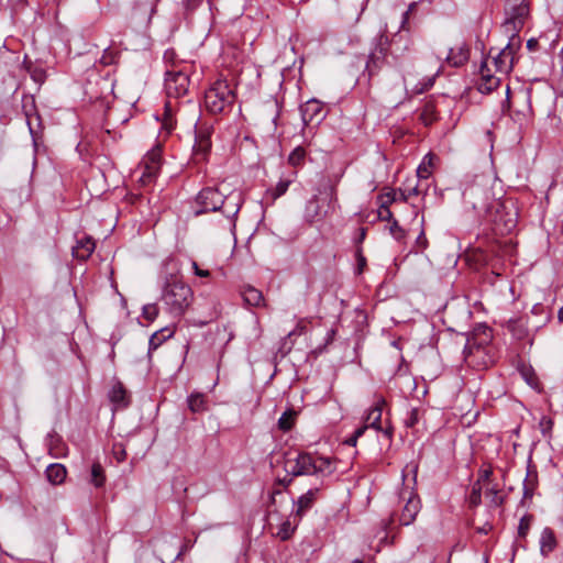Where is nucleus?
I'll use <instances>...</instances> for the list:
<instances>
[{
	"instance_id": "nucleus-21",
	"label": "nucleus",
	"mask_w": 563,
	"mask_h": 563,
	"mask_svg": "<svg viewBox=\"0 0 563 563\" xmlns=\"http://www.w3.org/2000/svg\"><path fill=\"white\" fill-rule=\"evenodd\" d=\"M45 475L52 485H60L67 476V470L60 463H52L46 467Z\"/></svg>"
},
{
	"instance_id": "nucleus-59",
	"label": "nucleus",
	"mask_w": 563,
	"mask_h": 563,
	"mask_svg": "<svg viewBox=\"0 0 563 563\" xmlns=\"http://www.w3.org/2000/svg\"><path fill=\"white\" fill-rule=\"evenodd\" d=\"M117 460L122 462L125 459V451L121 449L119 452L115 451Z\"/></svg>"
},
{
	"instance_id": "nucleus-26",
	"label": "nucleus",
	"mask_w": 563,
	"mask_h": 563,
	"mask_svg": "<svg viewBox=\"0 0 563 563\" xmlns=\"http://www.w3.org/2000/svg\"><path fill=\"white\" fill-rule=\"evenodd\" d=\"M110 400L120 406V407H126L129 405V397L126 389L124 388L123 384L120 382H117L109 394Z\"/></svg>"
},
{
	"instance_id": "nucleus-5",
	"label": "nucleus",
	"mask_w": 563,
	"mask_h": 563,
	"mask_svg": "<svg viewBox=\"0 0 563 563\" xmlns=\"http://www.w3.org/2000/svg\"><path fill=\"white\" fill-rule=\"evenodd\" d=\"M189 75L184 68L178 69L175 65H173L170 69L166 70L165 91L168 99H178L186 96L189 90ZM175 110L176 104H174L172 100H167L164 107L162 122V129L165 130L167 134L172 133L176 125V121L174 120Z\"/></svg>"
},
{
	"instance_id": "nucleus-52",
	"label": "nucleus",
	"mask_w": 563,
	"mask_h": 563,
	"mask_svg": "<svg viewBox=\"0 0 563 563\" xmlns=\"http://www.w3.org/2000/svg\"><path fill=\"white\" fill-rule=\"evenodd\" d=\"M100 62L103 65H110L114 62V55L111 52L106 51L104 54L102 55Z\"/></svg>"
},
{
	"instance_id": "nucleus-32",
	"label": "nucleus",
	"mask_w": 563,
	"mask_h": 563,
	"mask_svg": "<svg viewBox=\"0 0 563 563\" xmlns=\"http://www.w3.org/2000/svg\"><path fill=\"white\" fill-rule=\"evenodd\" d=\"M306 150L302 146L295 147L288 156V164L292 167H300L305 163Z\"/></svg>"
},
{
	"instance_id": "nucleus-63",
	"label": "nucleus",
	"mask_w": 563,
	"mask_h": 563,
	"mask_svg": "<svg viewBox=\"0 0 563 563\" xmlns=\"http://www.w3.org/2000/svg\"><path fill=\"white\" fill-rule=\"evenodd\" d=\"M192 268H194L195 274H196V272L201 269L196 262H192Z\"/></svg>"
},
{
	"instance_id": "nucleus-9",
	"label": "nucleus",
	"mask_w": 563,
	"mask_h": 563,
	"mask_svg": "<svg viewBox=\"0 0 563 563\" xmlns=\"http://www.w3.org/2000/svg\"><path fill=\"white\" fill-rule=\"evenodd\" d=\"M224 202V194L218 188L207 187L201 189L196 197L197 209L196 216L202 213L216 212L220 210L221 205Z\"/></svg>"
},
{
	"instance_id": "nucleus-13",
	"label": "nucleus",
	"mask_w": 563,
	"mask_h": 563,
	"mask_svg": "<svg viewBox=\"0 0 563 563\" xmlns=\"http://www.w3.org/2000/svg\"><path fill=\"white\" fill-rule=\"evenodd\" d=\"M300 113L306 125L311 122L320 123L325 118L323 103L317 99H310L301 104Z\"/></svg>"
},
{
	"instance_id": "nucleus-7",
	"label": "nucleus",
	"mask_w": 563,
	"mask_h": 563,
	"mask_svg": "<svg viewBox=\"0 0 563 563\" xmlns=\"http://www.w3.org/2000/svg\"><path fill=\"white\" fill-rule=\"evenodd\" d=\"M336 202V188L328 183L307 201L303 212L305 220L309 223L321 221L329 213L334 212Z\"/></svg>"
},
{
	"instance_id": "nucleus-11",
	"label": "nucleus",
	"mask_w": 563,
	"mask_h": 563,
	"mask_svg": "<svg viewBox=\"0 0 563 563\" xmlns=\"http://www.w3.org/2000/svg\"><path fill=\"white\" fill-rule=\"evenodd\" d=\"M492 329L487 325H482L475 329L473 334L467 338L466 345L464 347V357L466 362H471L470 358L474 353H481L486 345L492 341Z\"/></svg>"
},
{
	"instance_id": "nucleus-4",
	"label": "nucleus",
	"mask_w": 563,
	"mask_h": 563,
	"mask_svg": "<svg viewBox=\"0 0 563 563\" xmlns=\"http://www.w3.org/2000/svg\"><path fill=\"white\" fill-rule=\"evenodd\" d=\"M336 459L320 456L309 452H299L295 456L288 454L284 462L285 472L292 476H330L336 471Z\"/></svg>"
},
{
	"instance_id": "nucleus-1",
	"label": "nucleus",
	"mask_w": 563,
	"mask_h": 563,
	"mask_svg": "<svg viewBox=\"0 0 563 563\" xmlns=\"http://www.w3.org/2000/svg\"><path fill=\"white\" fill-rule=\"evenodd\" d=\"M496 185L489 177H475L463 191V202L475 211L478 220L490 224L496 234L505 235L517 227L518 212L512 199L497 197Z\"/></svg>"
},
{
	"instance_id": "nucleus-54",
	"label": "nucleus",
	"mask_w": 563,
	"mask_h": 563,
	"mask_svg": "<svg viewBox=\"0 0 563 563\" xmlns=\"http://www.w3.org/2000/svg\"><path fill=\"white\" fill-rule=\"evenodd\" d=\"M366 233H367V229L366 228H360L358 236L355 239V242L357 244H361L365 240Z\"/></svg>"
},
{
	"instance_id": "nucleus-37",
	"label": "nucleus",
	"mask_w": 563,
	"mask_h": 563,
	"mask_svg": "<svg viewBox=\"0 0 563 563\" xmlns=\"http://www.w3.org/2000/svg\"><path fill=\"white\" fill-rule=\"evenodd\" d=\"M432 159L433 156L431 154L424 156L422 163L417 169V175L419 178L427 179L431 175Z\"/></svg>"
},
{
	"instance_id": "nucleus-48",
	"label": "nucleus",
	"mask_w": 563,
	"mask_h": 563,
	"mask_svg": "<svg viewBox=\"0 0 563 563\" xmlns=\"http://www.w3.org/2000/svg\"><path fill=\"white\" fill-rule=\"evenodd\" d=\"M492 475H493V470L490 466L482 467L478 471V478L475 483H479V485H482V486L486 485L489 483Z\"/></svg>"
},
{
	"instance_id": "nucleus-41",
	"label": "nucleus",
	"mask_w": 563,
	"mask_h": 563,
	"mask_svg": "<svg viewBox=\"0 0 563 563\" xmlns=\"http://www.w3.org/2000/svg\"><path fill=\"white\" fill-rule=\"evenodd\" d=\"M397 201V192L394 189H389L377 197L378 205L390 207Z\"/></svg>"
},
{
	"instance_id": "nucleus-56",
	"label": "nucleus",
	"mask_w": 563,
	"mask_h": 563,
	"mask_svg": "<svg viewBox=\"0 0 563 563\" xmlns=\"http://www.w3.org/2000/svg\"><path fill=\"white\" fill-rule=\"evenodd\" d=\"M538 45H539V43H538V40H536V38H530L527 42V47L529 51H536Z\"/></svg>"
},
{
	"instance_id": "nucleus-58",
	"label": "nucleus",
	"mask_w": 563,
	"mask_h": 563,
	"mask_svg": "<svg viewBox=\"0 0 563 563\" xmlns=\"http://www.w3.org/2000/svg\"><path fill=\"white\" fill-rule=\"evenodd\" d=\"M367 428H368L367 423H366L365 426H363V427L357 428V429L354 431V435H355V438H361V437L365 433V431H366V429H367Z\"/></svg>"
},
{
	"instance_id": "nucleus-23",
	"label": "nucleus",
	"mask_w": 563,
	"mask_h": 563,
	"mask_svg": "<svg viewBox=\"0 0 563 563\" xmlns=\"http://www.w3.org/2000/svg\"><path fill=\"white\" fill-rule=\"evenodd\" d=\"M242 297L244 302L251 307H263L265 306V299L261 290L253 286H245L242 290Z\"/></svg>"
},
{
	"instance_id": "nucleus-29",
	"label": "nucleus",
	"mask_w": 563,
	"mask_h": 563,
	"mask_svg": "<svg viewBox=\"0 0 563 563\" xmlns=\"http://www.w3.org/2000/svg\"><path fill=\"white\" fill-rule=\"evenodd\" d=\"M292 178H287V179H280L275 187L273 188H269L267 190V196L273 200L275 201L276 199L280 198L282 196H284L290 184L294 181V178L297 176V173H294L292 174Z\"/></svg>"
},
{
	"instance_id": "nucleus-12",
	"label": "nucleus",
	"mask_w": 563,
	"mask_h": 563,
	"mask_svg": "<svg viewBox=\"0 0 563 563\" xmlns=\"http://www.w3.org/2000/svg\"><path fill=\"white\" fill-rule=\"evenodd\" d=\"M212 126L207 124H200L196 128V137L194 145V158L200 163L207 159L211 150V135Z\"/></svg>"
},
{
	"instance_id": "nucleus-40",
	"label": "nucleus",
	"mask_w": 563,
	"mask_h": 563,
	"mask_svg": "<svg viewBox=\"0 0 563 563\" xmlns=\"http://www.w3.org/2000/svg\"><path fill=\"white\" fill-rule=\"evenodd\" d=\"M520 374L531 387L537 388L539 386L538 377L531 367L522 366Z\"/></svg>"
},
{
	"instance_id": "nucleus-16",
	"label": "nucleus",
	"mask_w": 563,
	"mask_h": 563,
	"mask_svg": "<svg viewBox=\"0 0 563 563\" xmlns=\"http://www.w3.org/2000/svg\"><path fill=\"white\" fill-rule=\"evenodd\" d=\"M481 79L478 82V91L482 93H490L500 85V77L493 75L487 62H484L479 68Z\"/></svg>"
},
{
	"instance_id": "nucleus-24",
	"label": "nucleus",
	"mask_w": 563,
	"mask_h": 563,
	"mask_svg": "<svg viewBox=\"0 0 563 563\" xmlns=\"http://www.w3.org/2000/svg\"><path fill=\"white\" fill-rule=\"evenodd\" d=\"M187 404L192 413H202L209 409L207 396L202 393H191L187 397Z\"/></svg>"
},
{
	"instance_id": "nucleus-51",
	"label": "nucleus",
	"mask_w": 563,
	"mask_h": 563,
	"mask_svg": "<svg viewBox=\"0 0 563 563\" xmlns=\"http://www.w3.org/2000/svg\"><path fill=\"white\" fill-rule=\"evenodd\" d=\"M305 331H306V322H305V320H300L297 323L296 328L288 333V336L301 335L302 333H305Z\"/></svg>"
},
{
	"instance_id": "nucleus-35",
	"label": "nucleus",
	"mask_w": 563,
	"mask_h": 563,
	"mask_svg": "<svg viewBox=\"0 0 563 563\" xmlns=\"http://www.w3.org/2000/svg\"><path fill=\"white\" fill-rule=\"evenodd\" d=\"M467 503L471 508L477 507L482 503V485L474 483L467 496Z\"/></svg>"
},
{
	"instance_id": "nucleus-3",
	"label": "nucleus",
	"mask_w": 563,
	"mask_h": 563,
	"mask_svg": "<svg viewBox=\"0 0 563 563\" xmlns=\"http://www.w3.org/2000/svg\"><path fill=\"white\" fill-rule=\"evenodd\" d=\"M415 8V3L410 4L409 8L402 13L401 25L399 32L394 34L391 38L387 35L380 34L375 40L374 47L371 49L368 58L365 65V73L368 79L376 76L385 64H388V56H391L394 64L397 65L401 55L409 49V40L405 41V44L400 47L398 44L402 40L401 32L410 31L409 15Z\"/></svg>"
},
{
	"instance_id": "nucleus-42",
	"label": "nucleus",
	"mask_w": 563,
	"mask_h": 563,
	"mask_svg": "<svg viewBox=\"0 0 563 563\" xmlns=\"http://www.w3.org/2000/svg\"><path fill=\"white\" fill-rule=\"evenodd\" d=\"M553 420L551 417L542 416L539 421V428L544 437H550L553 429Z\"/></svg>"
},
{
	"instance_id": "nucleus-31",
	"label": "nucleus",
	"mask_w": 563,
	"mask_h": 563,
	"mask_svg": "<svg viewBox=\"0 0 563 563\" xmlns=\"http://www.w3.org/2000/svg\"><path fill=\"white\" fill-rule=\"evenodd\" d=\"M295 525H292V522L287 519L285 520L279 527H278V530L276 532V537H278L282 541H286L288 539H290L296 530V526L299 521L295 520Z\"/></svg>"
},
{
	"instance_id": "nucleus-45",
	"label": "nucleus",
	"mask_w": 563,
	"mask_h": 563,
	"mask_svg": "<svg viewBox=\"0 0 563 563\" xmlns=\"http://www.w3.org/2000/svg\"><path fill=\"white\" fill-rule=\"evenodd\" d=\"M142 314L144 319L153 321L158 316V308L155 303L145 305Z\"/></svg>"
},
{
	"instance_id": "nucleus-36",
	"label": "nucleus",
	"mask_w": 563,
	"mask_h": 563,
	"mask_svg": "<svg viewBox=\"0 0 563 563\" xmlns=\"http://www.w3.org/2000/svg\"><path fill=\"white\" fill-rule=\"evenodd\" d=\"M172 334L173 332L169 331L168 329H163L161 332L154 333L148 342L150 351L156 350L163 343V341L169 338Z\"/></svg>"
},
{
	"instance_id": "nucleus-39",
	"label": "nucleus",
	"mask_w": 563,
	"mask_h": 563,
	"mask_svg": "<svg viewBox=\"0 0 563 563\" xmlns=\"http://www.w3.org/2000/svg\"><path fill=\"white\" fill-rule=\"evenodd\" d=\"M532 520H533V516L532 515H525L520 521H519V526H518V536L519 538H526L529 530H530V527H531V523H532Z\"/></svg>"
},
{
	"instance_id": "nucleus-27",
	"label": "nucleus",
	"mask_w": 563,
	"mask_h": 563,
	"mask_svg": "<svg viewBox=\"0 0 563 563\" xmlns=\"http://www.w3.org/2000/svg\"><path fill=\"white\" fill-rule=\"evenodd\" d=\"M297 416L298 412L292 408L284 411L277 422L278 429L282 430L283 432L291 430L296 423Z\"/></svg>"
},
{
	"instance_id": "nucleus-25",
	"label": "nucleus",
	"mask_w": 563,
	"mask_h": 563,
	"mask_svg": "<svg viewBox=\"0 0 563 563\" xmlns=\"http://www.w3.org/2000/svg\"><path fill=\"white\" fill-rule=\"evenodd\" d=\"M419 119L426 126H429L438 121L439 117L437 111V103L433 99H429L423 103Z\"/></svg>"
},
{
	"instance_id": "nucleus-62",
	"label": "nucleus",
	"mask_w": 563,
	"mask_h": 563,
	"mask_svg": "<svg viewBox=\"0 0 563 563\" xmlns=\"http://www.w3.org/2000/svg\"><path fill=\"white\" fill-rule=\"evenodd\" d=\"M558 319L560 322H563V307L558 312Z\"/></svg>"
},
{
	"instance_id": "nucleus-28",
	"label": "nucleus",
	"mask_w": 563,
	"mask_h": 563,
	"mask_svg": "<svg viewBox=\"0 0 563 563\" xmlns=\"http://www.w3.org/2000/svg\"><path fill=\"white\" fill-rule=\"evenodd\" d=\"M107 481L103 466L99 462H95L90 468L89 482L96 487L101 488L104 486Z\"/></svg>"
},
{
	"instance_id": "nucleus-55",
	"label": "nucleus",
	"mask_w": 563,
	"mask_h": 563,
	"mask_svg": "<svg viewBox=\"0 0 563 563\" xmlns=\"http://www.w3.org/2000/svg\"><path fill=\"white\" fill-rule=\"evenodd\" d=\"M176 54L173 49H167L164 54V60L165 62H174Z\"/></svg>"
},
{
	"instance_id": "nucleus-61",
	"label": "nucleus",
	"mask_w": 563,
	"mask_h": 563,
	"mask_svg": "<svg viewBox=\"0 0 563 563\" xmlns=\"http://www.w3.org/2000/svg\"><path fill=\"white\" fill-rule=\"evenodd\" d=\"M357 439H358V438H355V435L353 434V437H352V438H350V439L347 440V443H349L350 445H355V444H356Z\"/></svg>"
},
{
	"instance_id": "nucleus-34",
	"label": "nucleus",
	"mask_w": 563,
	"mask_h": 563,
	"mask_svg": "<svg viewBox=\"0 0 563 563\" xmlns=\"http://www.w3.org/2000/svg\"><path fill=\"white\" fill-rule=\"evenodd\" d=\"M537 486V475L528 472L523 483V500L531 499L533 496L534 488Z\"/></svg>"
},
{
	"instance_id": "nucleus-38",
	"label": "nucleus",
	"mask_w": 563,
	"mask_h": 563,
	"mask_svg": "<svg viewBox=\"0 0 563 563\" xmlns=\"http://www.w3.org/2000/svg\"><path fill=\"white\" fill-rule=\"evenodd\" d=\"M389 223H390V225H389L388 230H389V233L391 234V236L399 242L404 241L407 235L405 229L399 225V223L396 219H394Z\"/></svg>"
},
{
	"instance_id": "nucleus-44",
	"label": "nucleus",
	"mask_w": 563,
	"mask_h": 563,
	"mask_svg": "<svg viewBox=\"0 0 563 563\" xmlns=\"http://www.w3.org/2000/svg\"><path fill=\"white\" fill-rule=\"evenodd\" d=\"M420 224H421V231L419 233V235L417 236L416 239V246L423 251L428 247V240H427V236H426V231H424V228H423V224H424V218L421 217L420 219Z\"/></svg>"
},
{
	"instance_id": "nucleus-6",
	"label": "nucleus",
	"mask_w": 563,
	"mask_h": 563,
	"mask_svg": "<svg viewBox=\"0 0 563 563\" xmlns=\"http://www.w3.org/2000/svg\"><path fill=\"white\" fill-rule=\"evenodd\" d=\"M161 300L173 318H180L191 306L194 292L179 277L170 275L165 279Z\"/></svg>"
},
{
	"instance_id": "nucleus-17",
	"label": "nucleus",
	"mask_w": 563,
	"mask_h": 563,
	"mask_svg": "<svg viewBox=\"0 0 563 563\" xmlns=\"http://www.w3.org/2000/svg\"><path fill=\"white\" fill-rule=\"evenodd\" d=\"M242 205V194L239 190H233L229 195H224V202L221 205L220 210L227 218H234Z\"/></svg>"
},
{
	"instance_id": "nucleus-57",
	"label": "nucleus",
	"mask_w": 563,
	"mask_h": 563,
	"mask_svg": "<svg viewBox=\"0 0 563 563\" xmlns=\"http://www.w3.org/2000/svg\"><path fill=\"white\" fill-rule=\"evenodd\" d=\"M380 431L384 433V435H385L388 440H391V438H393V433H394V429H393V427L388 426V427H386L385 429H383V428H382V430H380Z\"/></svg>"
},
{
	"instance_id": "nucleus-46",
	"label": "nucleus",
	"mask_w": 563,
	"mask_h": 563,
	"mask_svg": "<svg viewBox=\"0 0 563 563\" xmlns=\"http://www.w3.org/2000/svg\"><path fill=\"white\" fill-rule=\"evenodd\" d=\"M420 418V411L418 408H412L409 412L407 418L405 419V426L407 428H413Z\"/></svg>"
},
{
	"instance_id": "nucleus-60",
	"label": "nucleus",
	"mask_w": 563,
	"mask_h": 563,
	"mask_svg": "<svg viewBox=\"0 0 563 563\" xmlns=\"http://www.w3.org/2000/svg\"><path fill=\"white\" fill-rule=\"evenodd\" d=\"M196 275L199 277H209L210 272L208 269H200V271L196 272Z\"/></svg>"
},
{
	"instance_id": "nucleus-2",
	"label": "nucleus",
	"mask_w": 563,
	"mask_h": 563,
	"mask_svg": "<svg viewBox=\"0 0 563 563\" xmlns=\"http://www.w3.org/2000/svg\"><path fill=\"white\" fill-rule=\"evenodd\" d=\"M504 1V22L501 24L504 33L508 36L507 45L493 57V64L497 73L507 75L514 67L515 55L521 46L519 32L526 22L531 18L530 0H503Z\"/></svg>"
},
{
	"instance_id": "nucleus-43",
	"label": "nucleus",
	"mask_w": 563,
	"mask_h": 563,
	"mask_svg": "<svg viewBox=\"0 0 563 563\" xmlns=\"http://www.w3.org/2000/svg\"><path fill=\"white\" fill-rule=\"evenodd\" d=\"M439 73V70L437 71ZM438 74H434L433 76L431 77H427L424 78L421 82H419L417 86H416V89H415V92L416 93H422L427 90H429L433 85H434V80H435V76Z\"/></svg>"
},
{
	"instance_id": "nucleus-15",
	"label": "nucleus",
	"mask_w": 563,
	"mask_h": 563,
	"mask_svg": "<svg viewBox=\"0 0 563 563\" xmlns=\"http://www.w3.org/2000/svg\"><path fill=\"white\" fill-rule=\"evenodd\" d=\"M408 495L409 496L398 518L399 525L401 526L411 525L416 520V517L421 509V501L419 496L412 492H408Z\"/></svg>"
},
{
	"instance_id": "nucleus-53",
	"label": "nucleus",
	"mask_w": 563,
	"mask_h": 563,
	"mask_svg": "<svg viewBox=\"0 0 563 563\" xmlns=\"http://www.w3.org/2000/svg\"><path fill=\"white\" fill-rule=\"evenodd\" d=\"M407 472H412L415 476H417V472H418V465L416 464H407L404 472L402 473H407ZM406 476V474H404V477ZM413 479L416 481V477H413Z\"/></svg>"
},
{
	"instance_id": "nucleus-64",
	"label": "nucleus",
	"mask_w": 563,
	"mask_h": 563,
	"mask_svg": "<svg viewBox=\"0 0 563 563\" xmlns=\"http://www.w3.org/2000/svg\"><path fill=\"white\" fill-rule=\"evenodd\" d=\"M559 57H560V62L563 64V47L560 51Z\"/></svg>"
},
{
	"instance_id": "nucleus-8",
	"label": "nucleus",
	"mask_w": 563,
	"mask_h": 563,
	"mask_svg": "<svg viewBox=\"0 0 563 563\" xmlns=\"http://www.w3.org/2000/svg\"><path fill=\"white\" fill-rule=\"evenodd\" d=\"M235 93L227 80H217L205 93V107L212 114L231 111Z\"/></svg>"
},
{
	"instance_id": "nucleus-49",
	"label": "nucleus",
	"mask_w": 563,
	"mask_h": 563,
	"mask_svg": "<svg viewBox=\"0 0 563 563\" xmlns=\"http://www.w3.org/2000/svg\"><path fill=\"white\" fill-rule=\"evenodd\" d=\"M266 107H269L271 110L274 112L273 123L276 125L277 124V120H278V118L280 115V109H282L280 103L278 102L277 99H272V100H268L266 102Z\"/></svg>"
},
{
	"instance_id": "nucleus-18",
	"label": "nucleus",
	"mask_w": 563,
	"mask_h": 563,
	"mask_svg": "<svg viewBox=\"0 0 563 563\" xmlns=\"http://www.w3.org/2000/svg\"><path fill=\"white\" fill-rule=\"evenodd\" d=\"M386 400L383 396H376L373 406L369 408L365 422L375 430H382V412Z\"/></svg>"
},
{
	"instance_id": "nucleus-14",
	"label": "nucleus",
	"mask_w": 563,
	"mask_h": 563,
	"mask_svg": "<svg viewBox=\"0 0 563 563\" xmlns=\"http://www.w3.org/2000/svg\"><path fill=\"white\" fill-rule=\"evenodd\" d=\"M320 489L311 488L307 493L302 494L297 501L294 504L292 516L295 520L300 521L301 518L313 507L316 501L319 499Z\"/></svg>"
},
{
	"instance_id": "nucleus-19",
	"label": "nucleus",
	"mask_w": 563,
	"mask_h": 563,
	"mask_svg": "<svg viewBox=\"0 0 563 563\" xmlns=\"http://www.w3.org/2000/svg\"><path fill=\"white\" fill-rule=\"evenodd\" d=\"M470 59V47L467 44L462 43L452 47L446 55V63L452 67H461Z\"/></svg>"
},
{
	"instance_id": "nucleus-33",
	"label": "nucleus",
	"mask_w": 563,
	"mask_h": 563,
	"mask_svg": "<svg viewBox=\"0 0 563 563\" xmlns=\"http://www.w3.org/2000/svg\"><path fill=\"white\" fill-rule=\"evenodd\" d=\"M485 495L489 499L490 506L500 507L505 503V496L500 494V490L497 486L486 488Z\"/></svg>"
},
{
	"instance_id": "nucleus-10",
	"label": "nucleus",
	"mask_w": 563,
	"mask_h": 563,
	"mask_svg": "<svg viewBox=\"0 0 563 563\" xmlns=\"http://www.w3.org/2000/svg\"><path fill=\"white\" fill-rule=\"evenodd\" d=\"M162 152L157 146L151 150L140 164L141 176L139 181L143 186H147L154 181L161 170Z\"/></svg>"
},
{
	"instance_id": "nucleus-50",
	"label": "nucleus",
	"mask_w": 563,
	"mask_h": 563,
	"mask_svg": "<svg viewBox=\"0 0 563 563\" xmlns=\"http://www.w3.org/2000/svg\"><path fill=\"white\" fill-rule=\"evenodd\" d=\"M356 262H357V274H362L364 267L366 266V258L363 255L361 247H357V250H356Z\"/></svg>"
},
{
	"instance_id": "nucleus-30",
	"label": "nucleus",
	"mask_w": 563,
	"mask_h": 563,
	"mask_svg": "<svg viewBox=\"0 0 563 563\" xmlns=\"http://www.w3.org/2000/svg\"><path fill=\"white\" fill-rule=\"evenodd\" d=\"M506 328L518 340H522L527 336L528 331L522 319L508 320L506 322Z\"/></svg>"
},
{
	"instance_id": "nucleus-20",
	"label": "nucleus",
	"mask_w": 563,
	"mask_h": 563,
	"mask_svg": "<svg viewBox=\"0 0 563 563\" xmlns=\"http://www.w3.org/2000/svg\"><path fill=\"white\" fill-rule=\"evenodd\" d=\"M96 244L90 236H84L77 241V244L73 247V255L80 261H85L90 257L95 251Z\"/></svg>"
},
{
	"instance_id": "nucleus-22",
	"label": "nucleus",
	"mask_w": 563,
	"mask_h": 563,
	"mask_svg": "<svg viewBox=\"0 0 563 563\" xmlns=\"http://www.w3.org/2000/svg\"><path fill=\"white\" fill-rule=\"evenodd\" d=\"M540 552L543 556L549 555L556 548V538L554 531L547 527L540 536Z\"/></svg>"
},
{
	"instance_id": "nucleus-47",
	"label": "nucleus",
	"mask_w": 563,
	"mask_h": 563,
	"mask_svg": "<svg viewBox=\"0 0 563 563\" xmlns=\"http://www.w3.org/2000/svg\"><path fill=\"white\" fill-rule=\"evenodd\" d=\"M377 219L380 220V221H388V222H390L395 218H394V214L390 211L389 207L383 206V205H378Z\"/></svg>"
}]
</instances>
